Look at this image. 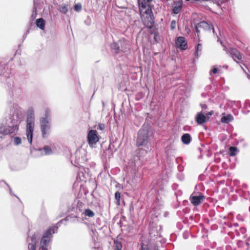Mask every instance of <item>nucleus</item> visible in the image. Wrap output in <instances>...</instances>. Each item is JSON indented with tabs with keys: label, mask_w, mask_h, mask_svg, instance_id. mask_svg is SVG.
<instances>
[{
	"label": "nucleus",
	"mask_w": 250,
	"mask_h": 250,
	"mask_svg": "<svg viewBox=\"0 0 250 250\" xmlns=\"http://www.w3.org/2000/svg\"><path fill=\"white\" fill-rule=\"evenodd\" d=\"M182 1H179L173 9V12L175 14H177L181 11L182 8Z\"/></svg>",
	"instance_id": "obj_18"
},
{
	"label": "nucleus",
	"mask_w": 250,
	"mask_h": 250,
	"mask_svg": "<svg viewBox=\"0 0 250 250\" xmlns=\"http://www.w3.org/2000/svg\"><path fill=\"white\" fill-rule=\"evenodd\" d=\"M99 141L97 132L95 130H90L87 134V141L90 146L96 144Z\"/></svg>",
	"instance_id": "obj_9"
},
{
	"label": "nucleus",
	"mask_w": 250,
	"mask_h": 250,
	"mask_svg": "<svg viewBox=\"0 0 250 250\" xmlns=\"http://www.w3.org/2000/svg\"><path fill=\"white\" fill-rule=\"evenodd\" d=\"M58 228L55 226L50 227L44 233L40 243L39 250H48L47 246L48 245L53 234L55 233V230H57Z\"/></svg>",
	"instance_id": "obj_3"
},
{
	"label": "nucleus",
	"mask_w": 250,
	"mask_h": 250,
	"mask_svg": "<svg viewBox=\"0 0 250 250\" xmlns=\"http://www.w3.org/2000/svg\"><path fill=\"white\" fill-rule=\"evenodd\" d=\"M99 127L101 129H103L104 127V125L103 124H101L99 125Z\"/></svg>",
	"instance_id": "obj_34"
},
{
	"label": "nucleus",
	"mask_w": 250,
	"mask_h": 250,
	"mask_svg": "<svg viewBox=\"0 0 250 250\" xmlns=\"http://www.w3.org/2000/svg\"><path fill=\"white\" fill-rule=\"evenodd\" d=\"M152 0H138L139 10L144 24L151 28L154 23V17L152 11Z\"/></svg>",
	"instance_id": "obj_1"
},
{
	"label": "nucleus",
	"mask_w": 250,
	"mask_h": 250,
	"mask_svg": "<svg viewBox=\"0 0 250 250\" xmlns=\"http://www.w3.org/2000/svg\"><path fill=\"white\" fill-rule=\"evenodd\" d=\"M149 234L150 237L149 243L150 246L157 245V242L160 241V240H158V239L160 238L161 235L157 229H150Z\"/></svg>",
	"instance_id": "obj_7"
},
{
	"label": "nucleus",
	"mask_w": 250,
	"mask_h": 250,
	"mask_svg": "<svg viewBox=\"0 0 250 250\" xmlns=\"http://www.w3.org/2000/svg\"><path fill=\"white\" fill-rule=\"evenodd\" d=\"M208 118L202 112L197 113L195 118V121L198 125L202 124L205 123Z\"/></svg>",
	"instance_id": "obj_14"
},
{
	"label": "nucleus",
	"mask_w": 250,
	"mask_h": 250,
	"mask_svg": "<svg viewBox=\"0 0 250 250\" xmlns=\"http://www.w3.org/2000/svg\"><path fill=\"white\" fill-rule=\"evenodd\" d=\"M233 120V117L230 114H228L227 116H223L221 118V122L225 123H229Z\"/></svg>",
	"instance_id": "obj_19"
},
{
	"label": "nucleus",
	"mask_w": 250,
	"mask_h": 250,
	"mask_svg": "<svg viewBox=\"0 0 250 250\" xmlns=\"http://www.w3.org/2000/svg\"><path fill=\"white\" fill-rule=\"evenodd\" d=\"M176 22L175 21H172L170 23V28L171 29H174L176 27Z\"/></svg>",
	"instance_id": "obj_29"
},
{
	"label": "nucleus",
	"mask_w": 250,
	"mask_h": 250,
	"mask_svg": "<svg viewBox=\"0 0 250 250\" xmlns=\"http://www.w3.org/2000/svg\"><path fill=\"white\" fill-rule=\"evenodd\" d=\"M84 214L85 216L89 217H92L95 215L94 212L90 209H85Z\"/></svg>",
	"instance_id": "obj_23"
},
{
	"label": "nucleus",
	"mask_w": 250,
	"mask_h": 250,
	"mask_svg": "<svg viewBox=\"0 0 250 250\" xmlns=\"http://www.w3.org/2000/svg\"><path fill=\"white\" fill-rule=\"evenodd\" d=\"M230 54L235 61H236V60H241L242 59L241 53L235 48H231L230 49Z\"/></svg>",
	"instance_id": "obj_15"
},
{
	"label": "nucleus",
	"mask_w": 250,
	"mask_h": 250,
	"mask_svg": "<svg viewBox=\"0 0 250 250\" xmlns=\"http://www.w3.org/2000/svg\"><path fill=\"white\" fill-rule=\"evenodd\" d=\"M122 248V243L120 242H116L114 250H121Z\"/></svg>",
	"instance_id": "obj_26"
},
{
	"label": "nucleus",
	"mask_w": 250,
	"mask_h": 250,
	"mask_svg": "<svg viewBox=\"0 0 250 250\" xmlns=\"http://www.w3.org/2000/svg\"><path fill=\"white\" fill-rule=\"evenodd\" d=\"M43 150L45 151V155H50L52 153V149L49 146H44L43 147Z\"/></svg>",
	"instance_id": "obj_25"
},
{
	"label": "nucleus",
	"mask_w": 250,
	"mask_h": 250,
	"mask_svg": "<svg viewBox=\"0 0 250 250\" xmlns=\"http://www.w3.org/2000/svg\"><path fill=\"white\" fill-rule=\"evenodd\" d=\"M213 111H211L208 112V113H207V115L208 116H210V115H211L213 114Z\"/></svg>",
	"instance_id": "obj_33"
},
{
	"label": "nucleus",
	"mask_w": 250,
	"mask_h": 250,
	"mask_svg": "<svg viewBox=\"0 0 250 250\" xmlns=\"http://www.w3.org/2000/svg\"><path fill=\"white\" fill-rule=\"evenodd\" d=\"M126 45L127 44L125 42H121L120 45L117 42H113L111 44L110 47L112 51L115 54H118L120 52H126L127 49Z\"/></svg>",
	"instance_id": "obj_8"
},
{
	"label": "nucleus",
	"mask_w": 250,
	"mask_h": 250,
	"mask_svg": "<svg viewBox=\"0 0 250 250\" xmlns=\"http://www.w3.org/2000/svg\"><path fill=\"white\" fill-rule=\"evenodd\" d=\"M41 129L42 137L45 138L49 134L50 125L49 121L45 118H41L40 120Z\"/></svg>",
	"instance_id": "obj_6"
},
{
	"label": "nucleus",
	"mask_w": 250,
	"mask_h": 250,
	"mask_svg": "<svg viewBox=\"0 0 250 250\" xmlns=\"http://www.w3.org/2000/svg\"><path fill=\"white\" fill-rule=\"evenodd\" d=\"M205 198V197L202 193H200L198 196H194L192 194L190 196L189 200L193 206H197L202 202Z\"/></svg>",
	"instance_id": "obj_10"
},
{
	"label": "nucleus",
	"mask_w": 250,
	"mask_h": 250,
	"mask_svg": "<svg viewBox=\"0 0 250 250\" xmlns=\"http://www.w3.org/2000/svg\"><path fill=\"white\" fill-rule=\"evenodd\" d=\"M199 28H201L203 30H210V27L208 23L205 21H201L198 23L197 25H196L195 27V31L197 34L198 37H199V33L200 32Z\"/></svg>",
	"instance_id": "obj_12"
},
{
	"label": "nucleus",
	"mask_w": 250,
	"mask_h": 250,
	"mask_svg": "<svg viewBox=\"0 0 250 250\" xmlns=\"http://www.w3.org/2000/svg\"><path fill=\"white\" fill-rule=\"evenodd\" d=\"M30 238L31 240V242L29 243L28 244V250H36L38 235L35 233Z\"/></svg>",
	"instance_id": "obj_13"
},
{
	"label": "nucleus",
	"mask_w": 250,
	"mask_h": 250,
	"mask_svg": "<svg viewBox=\"0 0 250 250\" xmlns=\"http://www.w3.org/2000/svg\"><path fill=\"white\" fill-rule=\"evenodd\" d=\"M19 129V125H17L12 126H5L3 124L0 125V138L1 139L3 136L14 134Z\"/></svg>",
	"instance_id": "obj_5"
},
{
	"label": "nucleus",
	"mask_w": 250,
	"mask_h": 250,
	"mask_svg": "<svg viewBox=\"0 0 250 250\" xmlns=\"http://www.w3.org/2000/svg\"><path fill=\"white\" fill-rule=\"evenodd\" d=\"M229 155L230 156H235L236 155L237 148L235 146H230L229 148Z\"/></svg>",
	"instance_id": "obj_21"
},
{
	"label": "nucleus",
	"mask_w": 250,
	"mask_h": 250,
	"mask_svg": "<svg viewBox=\"0 0 250 250\" xmlns=\"http://www.w3.org/2000/svg\"><path fill=\"white\" fill-rule=\"evenodd\" d=\"M141 250H149L148 246L145 245L143 243L141 244Z\"/></svg>",
	"instance_id": "obj_30"
},
{
	"label": "nucleus",
	"mask_w": 250,
	"mask_h": 250,
	"mask_svg": "<svg viewBox=\"0 0 250 250\" xmlns=\"http://www.w3.org/2000/svg\"><path fill=\"white\" fill-rule=\"evenodd\" d=\"M204 108H207V106L205 105V106H204Z\"/></svg>",
	"instance_id": "obj_35"
},
{
	"label": "nucleus",
	"mask_w": 250,
	"mask_h": 250,
	"mask_svg": "<svg viewBox=\"0 0 250 250\" xmlns=\"http://www.w3.org/2000/svg\"><path fill=\"white\" fill-rule=\"evenodd\" d=\"M182 142L186 145L189 144L191 142L190 135L188 133L184 134L181 137Z\"/></svg>",
	"instance_id": "obj_17"
},
{
	"label": "nucleus",
	"mask_w": 250,
	"mask_h": 250,
	"mask_svg": "<svg viewBox=\"0 0 250 250\" xmlns=\"http://www.w3.org/2000/svg\"><path fill=\"white\" fill-rule=\"evenodd\" d=\"M60 11L61 13L66 14L68 11V5H62L60 6Z\"/></svg>",
	"instance_id": "obj_24"
},
{
	"label": "nucleus",
	"mask_w": 250,
	"mask_h": 250,
	"mask_svg": "<svg viewBox=\"0 0 250 250\" xmlns=\"http://www.w3.org/2000/svg\"><path fill=\"white\" fill-rule=\"evenodd\" d=\"M35 126V118L32 113L29 114L27 117L26 133L29 143L31 144L32 142L33 133Z\"/></svg>",
	"instance_id": "obj_4"
},
{
	"label": "nucleus",
	"mask_w": 250,
	"mask_h": 250,
	"mask_svg": "<svg viewBox=\"0 0 250 250\" xmlns=\"http://www.w3.org/2000/svg\"><path fill=\"white\" fill-rule=\"evenodd\" d=\"M202 51V45L201 43H198L197 45L196 51L194 53L195 57L196 58H198L199 57V56L201 55Z\"/></svg>",
	"instance_id": "obj_20"
},
{
	"label": "nucleus",
	"mask_w": 250,
	"mask_h": 250,
	"mask_svg": "<svg viewBox=\"0 0 250 250\" xmlns=\"http://www.w3.org/2000/svg\"><path fill=\"white\" fill-rule=\"evenodd\" d=\"M50 111L48 109H46L45 111V118L47 120V118L49 117Z\"/></svg>",
	"instance_id": "obj_31"
},
{
	"label": "nucleus",
	"mask_w": 250,
	"mask_h": 250,
	"mask_svg": "<svg viewBox=\"0 0 250 250\" xmlns=\"http://www.w3.org/2000/svg\"><path fill=\"white\" fill-rule=\"evenodd\" d=\"M149 131L147 127H143L139 131L136 140V146H146L149 142Z\"/></svg>",
	"instance_id": "obj_2"
},
{
	"label": "nucleus",
	"mask_w": 250,
	"mask_h": 250,
	"mask_svg": "<svg viewBox=\"0 0 250 250\" xmlns=\"http://www.w3.org/2000/svg\"><path fill=\"white\" fill-rule=\"evenodd\" d=\"M14 144L16 145H18L20 144L21 142V139L19 137H16L14 139Z\"/></svg>",
	"instance_id": "obj_28"
},
{
	"label": "nucleus",
	"mask_w": 250,
	"mask_h": 250,
	"mask_svg": "<svg viewBox=\"0 0 250 250\" xmlns=\"http://www.w3.org/2000/svg\"><path fill=\"white\" fill-rule=\"evenodd\" d=\"M115 198L116 200V204L117 206L120 205L121 193L119 191H117L115 193Z\"/></svg>",
	"instance_id": "obj_22"
},
{
	"label": "nucleus",
	"mask_w": 250,
	"mask_h": 250,
	"mask_svg": "<svg viewBox=\"0 0 250 250\" xmlns=\"http://www.w3.org/2000/svg\"><path fill=\"white\" fill-rule=\"evenodd\" d=\"M45 21L43 18H40L36 20V24L41 29L43 30L45 27Z\"/></svg>",
	"instance_id": "obj_16"
},
{
	"label": "nucleus",
	"mask_w": 250,
	"mask_h": 250,
	"mask_svg": "<svg viewBox=\"0 0 250 250\" xmlns=\"http://www.w3.org/2000/svg\"><path fill=\"white\" fill-rule=\"evenodd\" d=\"M74 9L76 11H80L82 9V5L80 3L76 4L74 6Z\"/></svg>",
	"instance_id": "obj_27"
},
{
	"label": "nucleus",
	"mask_w": 250,
	"mask_h": 250,
	"mask_svg": "<svg viewBox=\"0 0 250 250\" xmlns=\"http://www.w3.org/2000/svg\"><path fill=\"white\" fill-rule=\"evenodd\" d=\"M211 72L213 74H216L218 72V69L216 67H213L212 69V70H211Z\"/></svg>",
	"instance_id": "obj_32"
},
{
	"label": "nucleus",
	"mask_w": 250,
	"mask_h": 250,
	"mask_svg": "<svg viewBox=\"0 0 250 250\" xmlns=\"http://www.w3.org/2000/svg\"><path fill=\"white\" fill-rule=\"evenodd\" d=\"M176 46L182 50H185L188 48V43L184 37H179L175 42Z\"/></svg>",
	"instance_id": "obj_11"
}]
</instances>
